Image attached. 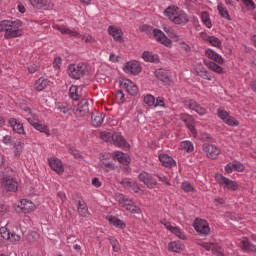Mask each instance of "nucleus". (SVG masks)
I'll return each instance as SVG.
<instances>
[{
	"label": "nucleus",
	"mask_w": 256,
	"mask_h": 256,
	"mask_svg": "<svg viewBox=\"0 0 256 256\" xmlns=\"http://www.w3.org/2000/svg\"><path fill=\"white\" fill-rule=\"evenodd\" d=\"M159 161L164 167H167L168 169H171V167H175V165H177L173 157L167 154H160Z\"/></svg>",
	"instance_id": "5701e85b"
},
{
	"label": "nucleus",
	"mask_w": 256,
	"mask_h": 256,
	"mask_svg": "<svg viewBox=\"0 0 256 256\" xmlns=\"http://www.w3.org/2000/svg\"><path fill=\"white\" fill-rule=\"evenodd\" d=\"M110 245L112 246L114 253H119L120 248H119V242L117 241V239L115 238L110 239Z\"/></svg>",
	"instance_id": "5fc2aeb1"
},
{
	"label": "nucleus",
	"mask_w": 256,
	"mask_h": 256,
	"mask_svg": "<svg viewBox=\"0 0 256 256\" xmlns=\"http://www.w3.org/2000/svg\"><path fill=\"white\" fill-rule=\"evenodd\" d=\"M58 31H60L62 35H69V37H77L78 39L79 37H81V34L79 32L66 28L65 26L58 27Z\"/></svg>",
	"instance_id": "f704fd0d"
},
{
	"label": "nucleus",
	"mask_w": 256,
	"mask_h": 256,
	"mask_svg": "<svg viewBox=\"0 0 256 256\" xmlns=\"http://www.w3.org/2000/svg\"><path fill=\"white\" fill-rule=\"evenodd\" d=\"M164 15L174 23V25H187L189 23V15L186 14L185 10L177 6H169L164 10Z\"/></svg>",
	"instance_id": "f03ea898"
},
{
	"label": "nucleus",
	"mask_w": 256,
	"mask_h": 256,
	"mask_svg": "<svg viewBox=\"0 0 256 256\" xmlns=\"http://www.w3.org/2000/svg\"><path fill=\"white\" fill-rule=\"evenodd\" d=\"M18 207L22 211V213H31V211H35V204L31 202V200L27 199L21 200Z\"/></svg>",
	"instance_id": "4be33fe9"
},
{
	"label": "nucleus",
	"mask_w": 256,
	"mask_h": 256,
	"mask_svg": "<svg viewBox=\"0 0 256 256\" xmlns=\"http://www.w3.org/2000/svg\"><path fill=\"white\" fill-rule=\"evenodd\" d=\"M180 147L181 149H183V151H186V153H193L194 151V147H193V142L191 141H183L180 143Z\"/></svg>",
	"instance_id": "c03bdc74"
},
{
	"label": "nucleus",
	"mask_w": 256,
	"mask_h": 256,
	"mask_svg": "<svg viewBox=\"0 0 256 256\" xmlns=\"http://www.w3.org/2000/svg\"><path fill=\"white\" fill-rule=\"evenodd\" d=\"M92 185H94V187H101V181H99V178L97 177L93 178Z\"/></svg>",
	"instance_id": "774afa93"
},
{
	"label": "nucleus",
	"mask_w": 256,
	"mask_h": 256,
	"mask_svg": "<svg viewBox=\"0 0 256 256\" xmlns=\"http://www.w3.org/2000/svg\"><path fill=\"white\" fill-rule=\"evenodd\" d=\"M56 109L57 111H59L60 113H69V111H71L72 106L71 104L67 103V102H58L56 104Z\"/></svg>",
	"instance_id": "58836bf2"
},
{
	"label": "nucleus",
	"mask_w": 256,
	"mask_h": 256,
	"mask_svg": "<svg viewBox=\"0 0 256 256\" xmlns=\"http://www.w3.org/2000/svg\"><path fill=\"white\" fill-rule=\"evenodd\" d=\"M0 235H1L2 239H5L6 241H8L9 236L11 235V231H9V229H7L6 227H1Z\"/></svg>",
	"instance_id": "603ef678"
},
{
	"label": "nucleus",
	"mask_w": 256,
	"mask_h": 256,
	"mask_svg": "<svg viewBox=\"0 0 256 256\" xmlns=\"http://www.w3.org/2000/svg\"><path fill=\"white\" fill-rule=\"evenodd\" d=\"M142 59L148 63H159V55L153 54L149 51L143 52Z\"/></svg>",
	"instance_id": "2f4dec72"
},
{
	"label": "nucleus",
	"mask_w": 256,
	"mask_h": 256,
	"mask_svg": "<svg viewBox=\"0 0 256 256\" xmlns=\"http://www.w3.org/2000/svg\"><path fill=\"white\" fill-rule=\"evenodd\" d=\"M138 179L148 187V189H155L157 187V180L147 172H141L138 175Z\"/></svg>",
	"instance_id": "9d476101"
},
{
	"label": "nucleus",
	"mask_w": 256,
	"mask_h": 256,
	"mask_svg": "<svg viewBox=\"0 0 256 256\" xmlns=\"http://www.w3.org/2000/svg\"><path fill=\"white\" fill-rule=\"evenodd\" d=\"M108 221L110 225H113L114 227H117L118 229H125L127 227V224L123 222L121 219L115 217V216H110L108 218Z\"/></svg>",
	"instance_id": "72a5a7b5"
},
{
	"label": "nucleus",
	"mask_w": 256,
	"mask_h": 256,
	"mask_svg": "<svg viewBox=\"0 0 256 256\" xmlns=\"http://www.w3.org/2000/svg\"><path fill=\"white\" fill-rule=\"evenodd\" d=\"M108 33L113 37L114 41H118V43H123V30H121V28L109 26Z\"/></svg>",
	"instance_id": "aec40b11"
},
{
	"label": "nucleus",
	"mask_w": 256,
	"mask_h": 256,
	"mask_svg": "<svg viewBox=\"0 0 256 256\" xmlns=\"http://www.w3.org/2000/svg\"><path fill=\"white\" fill-rule=\"evenodd\" d=\"M114 159L118 161L119 163H122V165H129L131 163V158L123 152H114Z\"/></svg>",
	"instance_id": "cd10ccee"
},
{
	"label": "nucleus",
	"mask_w": 256,
	"mask_h": 256,
	"mask_svg": "<svg viewBox=\"0 0 256 256\" xmlns=\"http://www.w3.org/2000/svg\"><path fill=\"white\" fill-rule=\"evenodd\" d=\"M48 165L52 171H55L58 175H63L65 169L63 168V162L59 158H48Z\"/></svg>",
	"instance_id": "4468645a"
},
{
	"label": "nucleus",
	"mask_w": 256,
	"mask_h": 256,
	"mask_svg": "<svg viewBox=\"0 0 256 256\" xmlns=\"http://www.w3.org/2000/svg\"><path fill=\"white\" fill-rule=\"evenodd\" d=\"M27 121L32 125V127H34V129H36V131H39L40 133H45L47 137H51V132H49V127H47V125L41 124L33 118H27Z\"/></svg>",
	"instance_id": "f3484780"
},
{
	"label": "nucleus",
	"mask_w": 256,
	"mask_h": 256,
	"mask_svg": "<svg viewBox=\"0 0 256 256\" xmlns=\"http://www.w3.org/2000/svg\"><path fill=\"white\" fill-rule=\"evenodd\" d=\"M155 77L162 81V83H171V72L169 70L160 68L155 71Z\"/></svg>",
	"instance_id": "6ab92c4d"
},
{
	"label": "nucleus",
	"mask_w": 256,
	"mask_h": 256,
	"mask_svg": "<svg viewBox=\"0 0 256 256\" xmlns=\"http://www.w3.org/2000/svg\"><path fill=\"white\" fill-rule=\"evenodd\" d=\"M77 209L81 217H89V209L87 208L85 201L79 200Z\"/></svg>",
	"instance_id": "473e14b6"
},
{
	"label": "nucleus",
	"mask_w": 256,
	"mask_h": 256,
	"mask_svg": "<svg viewBox=\"0 0 256 256\" xmlns=\"http://www.w3.org/2000/svg\"><path fill=\"white\" fill-rule=\"evenodd\" d=\"M3 177L13 178V169L11 167H6L2 171Z\"/></svg>",
	"instance_id": "4d7b16f0"
},
{
	"label": "nucleus",
	"mask_w": 256,
	"mask_h": 256,
	"mask_svg": "<svg viewBox=\"0 0 256 256\" xmlns=\"http://www.w3.org/2000/svg\"><path fill=\"white\" fill-rule=\"evenodd\" d=\"M120 87L122 89H126L127 93L132 96L139 93V88L131 80H123L122 82H120Z\"/></svg>",
	"instance_id": "dca6fc26"
},
{
	"label": "nucleus",
	"mask_w": 256,
	"mask_h": 256,
	"mask_svg": "<svg viewBox=\"0 0 256 256\" xmlns=\"http://www.w3.org/2000/svg\"><path fill=\"white\" fill-rule=\"evenodd\" d=\"M194 111L197 112L198 115H206V113H207V109L202 107L200 104H198V107H196V109Z\"/></svg>",
	"instance_id": "680f3d73"
},
{
	"label": "nucleus",
	"mask_w": 256,
	"mask_h": 256,
	"mask_svg": "<svg viewBox=\"0 0 256 256\" xmlns=\"http://www.w3.org/2000/svg\"><path fill=\"white\" fill-rule=\"evenodd\" d=\"M216 179L221 187L228 189L229 191H237L239 189V184L237 182L219 174Z\"/></svg>",
	"instance_id": "39448f33"
},
{
	"label": "nucleus",
	"mask_w": 256,
	"mask_h": 256,
	"mask_svg": "<svg viewBox=\"0 0 256 256\" xmlns=\"http://www.w3.org/2000/svg\"><path fill=\"white\" fill-rule=\"evenodd\" d=\"M232 164L234 171H238V173H243L245 171V166L241 162L233 161Z\"/></svg>",
	"instance_id": "3c124183"
},
{
	"label": "nucleus",
	"mask_w": 256,
	"mask_h": 256,
	"mask_svg": "<svg viewBox=\"0 0 256 256\" xmlns=\"http://www.w3.org/2000/svg\"><path fill=\"white\" fill-rule=\"evenodd\" d=\"M193 227L199 235H204V237H207L209 235V232L211 229L209 228V223L204 219L196 218L194 220Z\"/></svg>",
	"instance_id": "423d86ee"
},
{
	"label": "nucleus",
	"mask_w": 256,
	"mask_h": 256,
	"mask_svg": "<svg viewBox=\"0 0 256 256\" xmlns=\"http://www.w3.org/2000/svg\"><path fill=\"white\" fill-rule=\"evenodd\" d=\"M8 124L14 133H17L18 135H26L23 123L19 122L16 118H10Z\"/></svg>",
	"instance_id": "2eb2a0df"
},
{
	"label": "nucleus",
	"mask_w": 256,
	"mask_h": 256,
	"mask_svg": "<svg viewBox=\"0 0 256 256\" xmlns=\"http://www.w3.org/2000/svg\"><path fill=\"white\" fill-rule=\"evenodd\" d=\"M9 212V208L5 204L0 205V217H3L6 213Z\"/></svg>",
	"instance_id": "e2e57ef3"
},
{
	"label": "nucleus",
	"mask_w": 256,
	"mask_h": 256,
	"mask_svg": "<svg viewBox=\"0 0 256 256\" xmlns=\"http://www.w3.org/2000/svg\"><path fill=\"white\" fill-rule=\"evenodd\" d=\"M144 103L148 105V107H153L155 105V97L151 94H148L144 97Z\"/></svg>",
	"instance_id": "8fccbe9b"
},
{
	"label": "nucleus",
	"mask_w": 256,
	"mask_h": 256,
	"mask_svg": "<svg viewBox=\"0 0 256 256\" xmlns=\"http://www.w3.org/2000/svg\"><path fill=\"white\" fill-rule=\"evenodd\" d=\"M123 207L130 213H141V209H139L131 199L125 198Z\"/></svg>",
	"instance_id": "393cba45"
},
{
	"label": "nucleus",
	"mask_w": 256,
	"mask_h": 256,
	"mask_svg": "<svg viewBox=\"0 0 256 256\" xmlns=\"http://www.w3.org/2000/svg\"><path fill=\"white\" fill-rule=\"evenodd\" d=\"M233 170L234 169V166H233V162H230L228 163L226 166H225V171L226 173L230 174V173H233Z\"/></svg>",
	"instance_id": "69168bd1"
},
{
	"label": "nucleus",
	"mask_w": 256,
	"mask_h": 256,
	"mask_svg": "<svg viewBox=\"0 0 256 256\" xmlns=\"http://www.w3.org/2000/svg\"><path fill=\"white\" fill-rule=\"evenodd\" d=\"M86 73H89V68L85 63L70 64L68 66V75L71 79H81Z\"/></svg>",
	"instance_id": "20e7f679"
},
{
	"label": "nucleus",
	"mask_w": 256,
	"mask_h": 256,
	"mask_svg": "<svg viewBox=\"0 0 256 256\" xmlns=\"http://www.w3.org/2000/svg\"><path fill=\"white\" fill-rule=\"evenodd\" d=\"M168 251H172V253H181L183 251V244L177 241L170 242L168 244Z\"/></svg>",
	"instance_id": "e433bc0d"
},
{
	"label": "nucleus",
	"mask_w": 256,
	"mask_h": 256,
	"mask_svg": "<svg viewBox=\"0 0 256 256\" xmlns=\"http://www.w3.org/2000/svg\"><path fill=\"white\" fill-rule=\"evenodd\" d=\"M204 64L206 65V67H208V69H210V71H213L214 73H218V75H223L225 73L223 71V68L219 66L217 62L204 60Z\"/></svg>",
	"instance_id": "a878e982"
},
{
	"label": "nucleus",
	"mask_w": 256,
	"mask_h": 256,
	"mask_svg": "<svg viewBox=\"0 0 256 256\" xmlns=\"http://www.w3.org/2000/svg\"><path fill=\"white\" fill-rule=\"evenodd\" d=\"M200 17L205 27H207L208 29H211V27H213V24L211 23V18L209 17V12L203 11Z\"/></svg>",
	"instance_id": "a19ab883"
},
{
	"label": "nucleus",
	"mask_w": 256,
	"mask_h": 256,
	"mask_svg": "<svg viewBox=\"0 0 256 256\" xmlns=\"http://www.w3.org/2000/svg\"><path fill=\"white\" fill-rule=\"evenodd\" d=\"M30 4L32 7H35V9H44V11H49L54 7L51 0H30Z\"/></svg>",
	"instance_id": "ddd939ff"
},
{
	"label": "nucleus",
	"mask_w": 256,
	"mask_h": 256,
	"mask_svg": "<svg viewBox=\"0 0 256 256\" xmlns=\"http://www.w3.org/2000/svg\"><path fill=\"white\" fill-rule=\"evenodd\" d=\"M49 83L50 81L45 79V78H39L35 84H34V89H36V91H45V89H47V87H49Z\"/></svg>",
	"instance_id": "c756f323"
},
{
	"label": "nucleus",
	"mask_w": 256,
	"mask_h": 256,
	"mask_svg": "<svg viewBox=\"0 0 256 256\" xmlns=\"http://www.w3.org/2000/svg\"><path fill=\"white\" fill-rule=\"evenodd\" d=\"M112 143L113 145H116V147H121L122 149L127 147V140L123 138L121 133H114Z\"/></svg>",
	"instance_id": "bb28decb"
},
{
	"label": "nucleus",
	"mask_w": 256,
	"mask_h": 256,
	"mask_svg": "<svg viewBox=\"0 0 256 256\" xmlns=\"http://www.w3.org/2000/svg\"><path fill=\"white\" fill-rule=\"evenodd\" d=\"M156 177L159 179V181H161L162 183H165L166 185H171V183L169 182V179L167 178V176L163 175V174H156Z\"/></svg>",
	"instance_id": "bf43d9fd"
},
{
	"label": "nucleus",
	"mask_w": 256,
	"mask_h": 256,
	"mask_svg": "<svg viewBox=\"0 0 256 256\" xmlns=\"http://www.w3.org/2000/svg\"><path fill=\"white\" fill-rule=\"evenodd\" d=\"M124 72L130 75H139L141 73V65L137 61H130L124 65Z\"/></svg>",
	"instance_id": "f8f14e48"
},
{
	"label": "nucleus",
	"mask_w": 256,
	"mask_h": 256,
	"mask_svg": "<svg viewBox=\"0 0 256 256\" xmlns=\"http://www.w3.org/2000/svg\"><path fill=\"white\" fill-rule=\"evenodd\" d=\"M217 9H218L219 15L222 16L223 19H227V21H231V16L229 15V11L227 10V8L222 2L218 3Z\"/></svg>",
	"instance_id": "4c0bfd02"
},
{
	"label": "nucleus",
	"mask_w": 256,
	"mask_h": 256,
	"mask_svg": "<svg viewBox=\"0 0 256 256\" xmlns=\"http://www.w3.org/2000/svg\"><path fill=\"white\" fill-rule=\"evenodd\" d=\"M114 134L111 132H101L100 134V139H102V141H105L106 143H113V138Z\"/></svg>",
	"instance_id": "a18cd8bd"
},
{
	"label": "nucleus",
	"mask_w": 256,
	"mask_h": 256,
	"mask_svg": "<svg viewBox=\"0 0 256 256\" xmlns=\"http://www.w3.org/2000/svg\"><path fill=\"white\" fill-rule=\"evenodd\" d=\"M165 33L170 37V39H174V41H179V35L177 34V31L169 26L163 27Z\"/></svg>",
	"instance_id": "ea45409f"
},
{
	"label": "nucleus",
	"mask_w": 256,
	"mask_h": 256,
	"mask_svg": "<svg viewBox=\"0 0 256 256\" xmlns=\"http://www.w3.org/2000/svg\"><path fill=\"white\" fill-rule=\"evenodd\" d=\"M180 121L185 124L187 129L192 133L193 137H197V129L195 128V118L192 115L182 113L180 114Z\"/></svg>",
	"instance_id": "0eeeda50"
},
{
	"label": "nucleus",
	"mask_w": 256,
	"mask_h": 256,
	"mask_svg": "<svg viewBox=\"0 0 256 256\" xmlns=\"http://www.w3.org/2000/svg\"><path fill=\"white\" fill-rule=\"evenodd\" d=\"M142 31H146V33H151V31H153L156 41L162 45H165V47H171L173 45V41H171V39H169L165 33L159 29H153V27L144 25L142 26Z\"/></svg>",
	"instance_id": "7ed1b4c3"
},
{
	"label": "nucleus",
	"mask_w": 256,
	"mask_h": 256,
	"mask_svg": "<svg viewBox=\"0 0 256 256\" xmlns=\"http://www.w3.org/2000/svg\"><path fill=\"white\" fill-rule=\"evenodd\" d=\"M202 149L204 153H206L208 159H217L219 155H221V148L214 144L205 143L203 144Z\"/></svg>",
	"instance_id": "6e6552de"
},
{
	"label": "nucleus",
	"mask_w": 256,
	"mask_h": 256,
	"mask_svg": "<svg viewBox=\"0 0 256 256\" xmlns=\"http://www.w3.org/2000/svg\"><path fill=\"white\" fill-rule=\"evenodd\" d=\"M79 88L77 86H71L69 89L70 98L74 101H79L81 99V95H79Z\"/></svg>",
	"instance_id": "37998d69"
},
{
	"label": "nucleus",
	"mask_w": 256,
	"mask_h": 256,
	"mask_svg": "<svg viewBox=\"0 0 256 256\" xmlns=\"http://www.w3.org/2000/svg\"><path fill=\"white\" fill-rule=\"evenodd\" d=\"M185 107H188V109H191L192 111H195L197 107H199V103L193 99L185 100L184 101Z\"/></svg>",
	"instance_id": "de8ad7c7"
},
{
	"label": "nucleus",
	"mask_w": 256,
	"mask_h": 256,
	"mask_svg": "<svg viewBox=\"0 0 256 256\" xmlns=\"http://www.w3.org/2000/svg\"><path fill=\"white\" fill-rule=\"evenodd\" d=\"M120 185H123V187H133V182L128 180H122L120 181Z\"/></svg>",
	"instance_id": "338daca9"
},
{
	"label": "nucleus",
	"mask_w": 256,
	"mask_h": 256,
	"mask_svg": "<svg viewBox=\"0 0 256 256\" xmlns=\"http://www.w3.org/2000/svg\"><path fill=\"white\" fill-rule=\"evenodd\" d=\"M22 25L23 22H21V20H2L0 21V32H5V39H15L23 35V30L19 29Z\"/></svg>",
	"instance_id": "f257e3e1"
},
{
	"label": "nucleus",
	"mask_w": 256,
	"mask_h": 256,
	"mask_svg": "<svg viewBox=\"0 0 256 256\" xmlns=\"http://www.w3.org/2000/svg\"><path fill=\"white\" fill-rule=\"evenodd\" d=\"M241 248L243 251H246L247 253H253L255 251V245L249 241V238L245 237L241 241Z\"/></svg>",
	"instance_id": "7c9ffc66"
},
{
	"label": "nucleus",
	"mask_w": 256,
	"mask_h": 256,
	"mask_svg": "<svg viewBox=\"0 0 256 256\" xmlns=\"http://www.w3.org/2000/svg\"><path fill=\"white\" fill-rule=\"evenodd\" d=\"M205 55L213 63H217L218 65H223V63H225V59H223V57H221V55L217 54V52H215L211 49L205 50Z\"/></svg>",
	"instance_id": "412c9836"
},
{
	"label": "nucleus",
	"mask_w": 256,
	"mask_h": 256,
	"mask_svg": "<svg viewBox=\"0 0 256 256\" xmlns=\"http://www.w3.org/2000/svg\"><path fill=\"white\" fill-rule=\"evenodd\" d=\"M28 71L31 74L37 73V71H39V66L37 64H32V65L28 66Z\"/></svg>",
	"instance_id": "0e129e2a"
},
{
	"label": "nucleus",
	"mask_w": 256,
	"mask_h": 256,
	"mask_svg": "<svg viewBox=\"0 0 256 256\" xmlns=\"http://www.w3.org/2000/svg\"><path fill=\"white\" fill-rule=\"evenodd\" d=\"M62 63L63 60L61 59V57H56L53 61L54 69H60Z\"/></svg>",
	"instance_id": "052dcab7"
},
{
	"label": "nucleus",
	"mask_w": 256,
	"mask_h": 256,
	"mask_svg": "<svg viewBox=\"0 0 256 256\" xmlns=\"http://www.w3.org/2000/svg\"><path fill=\"white\" fill-rule=\"evenodd\" d=\"M100 167L106 171V173H109V171H115L117 169V166L113 162H109L105 159L100 160Z\"/></svg>",
	"instance_id": "c9c22d12"
},
{
	"label": "nucleus",
	"mask_w": 256,
	"mask_h": 256,
	"mask_svg": "<svg viewBox=\"0 0 256 256\" xmlns=\"http://www.w3.org/2000/svg\"><path fill=\"white\" fill-rule=\"evenodd\" d=\"M89 113V101L87 99H82L76 108V115L78 117H85Z\"/></svg>",
	"instance_id": "a211bd4d"
},
{
	"label": "nucleus",
	"mask_w": 256,
	"mask_h": 256,
	"mask_svg": "<svg viewBox=\"0 0 256 256\" xmlns=\"http://www.w3.org/2000/svg\"><path fill=\"white\" fill-rule=\"evenodd\" d=\"M105 119V114L103 112H94L91 115V122L94 127H101Z\"/></svg>",
	"instance_id": "b1692460"
},
{
	"label": "nucleus",
	"mask_w": 256,
	"mask_h": 256,
	"mask_svg": "<svg viewBox=\"0 0 256 256\" xmlns=\"http://www.w3.org/2000/svg\"><path fill=\"white\" fill-rule=\"evenodd\" d=\"M202 37L204 38V41H207L208 43H210V45H212V47H221V45L223 44V42H221V40L215 36H209L207 34H202Z\"/></svg>",
	"instance_id": "c85d7f7f"
},
{
	"label": "nucleus",
	"mask_w": 256,
	"mask_h": 256,
	"mask_svg": "<svg viewBox=\"0 0 256 256\" xmlns=\"http://www.w3.org/2000/svg\"><path fill=\"white\" fill-rule=\"evenodd\" d=\"M154 107H165V98L158 97L154 103Z\"/></svg>",
	"instance_id": "13d9d810"
},
{
	"label": "nucleus",
	"mask_w": 256,
	"mask_h": 256,
	"mask_svg": "<svg viewBox=\"0 0 256 256\" xmlns=\"http://www.w3.org/2000/svg\"><path fill=\"white\" fill-rule=\"evenodd\" d=\"M196 73H197V75H199V77H202V79L211 81V76L209 75V72H207V69H205V67H203V66L197 67Z\"/></svg>",
	"instance_id": "79ce46f5"
},
{
	"label": "nucleus",
	"mask_w": 256,
	"mask_h": 256,
	"mask_svg": "<svg viewBox=\"0 0 256 256\" xmlns=\"http://www.w3.org/2000/svg\"><path fill=\"white\" fill-rule=\"evenodd\" d=\"M8 241H10L11 243H17L19 241H21V236H19L17 233L15 232H10V236L8 238Z\"/></svg>",
	"instance_id": "864d4df0"
},
{
	"label": "nucleus",
	"mask_w": 256,
	"mask_h": 256,
	"mask_svg": "<svg viewBox=\"0 0 256 256\" xmlns=\"http://www.w3.org/2000/svg\"><path fill=\"white\" fill-rule=\"evenodd\" d=\"M37 239H39V234H37V232H31L27 235V240L29 241V243H35Z\"/></svg>",
	"instance_id": "6e6d98bb"
},
{
	"label": "nucleus",
	"mask_w": 256,
	"mask_h": 256,
	"mask_svg": "<svg viewBox=\"0 0 256 256\" xmlns=\"http://www.w3.org/2000/svg\"><path fill=\"white\" fill-rule=\"evenodd\" d=\"M217 115L226 125H230V127H238L239 121L235 119L233 116H229V113L226 110L219 108L217 110Z\"/></svg>",
	"instance_id": "1a4fd4ad"
},
{
	"label": "nucleus",
	"mask_w": 256,
	"mask_h": 256,
	"mask_svg": "<svg viewBox=\"0 0 256 256\" xmlns=\"http://www.w3.org/2000/svg\"><path fill=\"white\" fill-rule=\"evenodd\" d=\"M181 189L185 192V193H193V191H195V187H193V185L190 184L189 181H185L181 184Z\"/></svg>",
	"instance_id": "09e8293b"
},
{
	"label": "nucleus",
	"mask_w": 256,
	"mask_h": 256,
	"mask_svg": "<svg viewBox=\"0 0 256 256\" xmlns=\"http://www.w3.org/2000/svg\"><path fill=\"white\" fill-rule=\"evenodd\" d=\"M171 233H173V235H176V237H178V239H182L183 241H185V239H187V236L185 235V233H183V231H181V228L179 227H175L172 228Z\"/></svg>",
	"instance_id": "49530a36"
},
{
	"label": "nucleus",
	"mask_w": 256,
	"mask_h": 256,
	"mask_svg": "<svg viewBox=\"0 0 256 256\" xmlns=\"http://www.w3.org/2000/svg\"><path fill=\"white\" fill-rule=\"evenodd\" d=\"M1 186L6 189V191H10L15 193L17 189H19V184L15 179L9 177H2Z\"/></svg>",
	"instance_id": "9b49d317"
}]
</instances>
